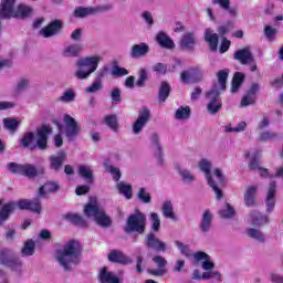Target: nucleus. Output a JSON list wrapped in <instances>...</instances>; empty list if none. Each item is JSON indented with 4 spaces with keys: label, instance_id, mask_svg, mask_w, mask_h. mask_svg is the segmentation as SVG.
<instances>
[{
    "label": "nucleus",
    "instance_id": "5701e85b",
    "mask_svg": "<svg viewBox=\"0 0 283 283\" xmlns=\"http://www.w3.org/2000/svg\"><path fill=\"white\" fill-rule=\"evenodd\" d=\"M213 222V214L210 210H205L199 222V229L202 233H209L211 231V224Z\"/></svg>",
    "mask_w": 283,
    "mask_h": 283
},
{
    "label": "nucleus",
    "instance_id": "3c124183",
    "mask_svg": "<svg viewBox=\"0 0 283 283\" xmlns=\"http://www.w3.org/2000/svg\"><path fill=\"white\" fill-rule=\"evenodd\" d=\"M13 87L17 94H21V92H25L27 87H30V80L21 77L20 80H18Z\"/></svg>",
    "mask_w": 283,
    "mask_h": 283
},
{
    "label": "nucleus",
    "instance_id": "a878e982",
    "mask_svg": "<svg viewBox=\"0 0 283 283\" xmlns=\"http://www.w3.org/2000/svg\"><path fill=\"white\" fill-rule=\"evenodd\" d=\"M59 189V184L54 181H48L39 188V198H48V193H56Z\"/></svg>",
    "mask_w": 283,
    "mask_h": 283
},
{
    "label": "nucleus",
    "instance_id": "6e6552de",
    "mask_svg": "<svg viewBox=\"0 0 283 283\" xmlns=\"http://www.w3.org/2000/svg\"><path fill=\"white\" fill-rule=\"evenodd\" d=\"M0 264L11 269V271H14L15 273H21V271H23V261L12 256V252L7 248L0 249Z\"/></svg>",
    "mask_w": 283,
    "mask_h": 283
},
{
    "label": "nucleus",
    "instance_id": "c756f323",
    "mask_svg": "<svg viewBox=\"0 0 283 283\" xmlns=\"http://www.w3.org/2000/svg\"><path fill=\"white\" fill-rule=\"evenodd\" d=\"M81 52H83V46L81 44L75 43L64 48L62 54L66 59H76V56H78Z\"/></svg>",
    "mask_w": 283,
    "mask_h": 283
},
{
    "label": "nucleus",
    "instance_id": "79ce46f5",
    "mask_svg": "<svg viewBox=\"0 0 283 283\" xmlns=\"http://www.w3.org/2000/svg\"><path fill=\"white\" fill-rule=\"evenodd\" d=\"M244 77H245L244 73H241V72L234 73L232 78V88H231L232 94L238 93L240 87H242V83H244Z\"/></svg>",
    "mask_w": 283,
    "mask_h": 283
},
{
    "label": "nucleus",
    "instance_id": "603ef678",
    "mask_svg": "<svg viewBox=\"0 0 283 283\" xmlns=\"http://www.w3.org/2000/svg\"><path fill=\"white\" fill-rule=\"evenodd\" d=\"M219 214L221 218L229 220L235 217V209L231 205L226 203V207L219 211Z\"/></svg>",
    "mask_w": 283,
    "mask_h": 283
},
{
    "label": "nucleus",
    "instance_id": "0e129e2a",
    "mask_svg": "<svg viewBox=\"0 0 283 283\" xmlns=\"http://www.w3.org/2000/svg\"><path fill=\"white\" fill-rule=\"evenodd\" d=\"M270 125L271 119L269 118V116L264 115L262 119L258 123L256 132H264V129H266V127H269Z\"/></svg>",
    "mask_w": 283,
    "mask_h": 283
},
{
    "label": "nucleus",
    "instance_id": "6ab92c4d",
    "mask_svg": "<svg viewBox=\"0 0 283 283\" xmlns=\"http://www.w3.org/2000/svg\"><path fill=\"white\" fill-rule=\"evenodd\" d=\"M62 29L63 22H61V20H54L48 27L43 28L40 31V34L44 39H50V36H56V34H59V32H61Z\"/></svg>",
    "mask_w": 283,
    "mask_h": 283
},
{
    "label": "nucleus",
    "instance_id": "72a5a7b5",
    "mask_svg": "<svg viewBox=\"0 0 283 283\" xmlns=\"http://www.w3.org/2000/svg\"><path fill=\"white\" fill-rule=\"evenodd\" d=\"M245 234L248 238H251L252 240H255V242H260L261 244H264L266 242V235H264V232L260 229L255 228H249L245 231Z\"/></svg>",
    "mask_w": 283,
    "mask_h": 283
},
{
    "label": "nucleus",
    "instance_id": "aec40b11",
    "mask_svg": "<svg viewBox=\"0 0 283 283\" xmlns=\"http://www.w3.org/2000/svg\"><path fill=\"white\" fill-rule=\"evenodd\" d=\"M14 0H3L0 4V19H14Z\"/></svg>",
    "mask_w": 283,
    "mask_h": 283
},
{
    "label": "nucleus",
    "instance_id": "e2e57ef3",
    "mask_svg": "<svg viewBox=\"0 0 283 283\" xmlns=\"http://www.w3.org/2000/svg\"><path fill=\"white\" fill-rule=\"evenodd\" d=\"M7 169L8 171H10L11 174H22V170H23V165L21 164H17V163H9L7 165Z\"/></svg>",
    "mask_w": 283,
    "mask_h": 283
},
{
    "label": "nucleus",
    "instance_id": "bf43d9fd",
    "mask_svg": "<svg viewBox=\"0 0 283 283\" xmlns=\"http://www.w3.org/2000/svg\"><path fill=\"white\" fill-rule=\"evenodd\" d=\"M108 95L111 96L112 103H122L123 97H122V92L120 88L114 87Z\"/></svg>",
    "mask_w": 283,
    "mask_h": 283
},
{
    "label": "nucleus",
    "instance_id": "338daca9",
    "mask_svg": "<svg viewBox=\"0 0 283 283\" xmlns=\"http://www.w3.org/2000/svg\"><path fill=\"white\" fill-rule=\"evenodd\" d=\"M249 105H255V96L247 93V95L241 99V107H249Z\"/></svg>",
    "mask_w": 283,
    "mask_h": 283
},
{
    "label": "nucleus",
    "instance_id": "a211bd4d",
    "mask_svg": "<svg viewBox=\"0 0 283 283\" xmlns=\"http://www.w3.org/2000/svg\"><path fill=\"white\" fill-rule=\"evenodd\" d=\"M277 192V184L275 181L270 182L266 198H265V207L266 212L271 213L273 212V209H275V193Z\"/></svg>",
    "mask_w": 283,
    "mask_h": 283
},
{
    "label": "nucleus",
    "instance_id": "4468645a",
    "mask_svg": "<svg viewBox=\"0 0 283 283\" xmlns=\"http://www.w3.org/2000/svg\"><path fill=\"white\" fill-rule=\"evenodd\" d=\"M197 43H198V39L196 38V33L187 32L181 36L179 41V48L185 52H191L193 48H196Z\"/></svg>",
    "mask_w": 283,
    "mask_h": 283
},
{
    "label": "nucleus",
    "instance_id": "4c0bfd02",
    "mask_svg": "<svg viewBox=\"0 0 283 283\" xmlns=\"http://www.w3.org/2000/svg\"><path fill=\"white\" fill-rule=\"evenodd\" d=\"M171 94V86L167 82H161L158 91V101L160 104L165 103Z\"/></svg>",
    "mask_w": 283,
    "mask_h": 283
},
{
    "label": "nucleus",
    "instance_id": "09e8293b",
    "mask_svg": "<svg viewBox=\"0 0 283 283\" xmlns=\"http://www.w3.org/2000/svg\"><path fill=\"white\" fill-rule=\"evenodd\" d=\"M137 199L139 202H143V205H151V193H149L145 187L139 188Z\"/></svg>",
    "mask_w": 283,
    "mask_h": 283
},
{
    "label": "nucleus",
    "instance_id": "4d7b16f0",
    "mask_svg": "<svg viewBox=\"0 0 283 283\" xmlns=\"http://www.w3.org/2000/svg\"><path fill=\"white\" fill-rule=\"evenodd\" d=\"M41 200L39 198H34L29 201V209L28 211H32L33 213H41Z\"/></svg>",
    "mask_w": 283,
    "mask_h": 283
},
{
    "label": "nucleus",
    "instance_id": "6e6d98bb",
    "mask_svg": "<svg viewBox=\"0 0 283 283\" xmlns=\"http://www.w3.org/2000/svg\"><path fill=\"white\" fill-rule=\"evenodd\" d=\"M105 123L107 127L113 129V132H118V118L116 117V115H107L105 117Z\"/></svg>",
    "mask_w": 283,
    "mask_h": 283
},
{
    "label": "nucleus",
    "instance_id": "9b49d317",
    "mask_svg": "<svg viewBox=\"0 0 283 283\" xmlns=\"http://www.w3.org/2000/svg\"><path fill=\"white\" fill-rule=\"evenodd\" d=\"M64 124H65V136L70 143L76 140L78 138V134H81V127L74 117L65 114L64 115Z\"/></svg>",
    "mask_w": 283,
    "mask_h": 283
},
{
    "label": "nucleus",
    "instance_id": "0eeeda50",
    "mask_svg": "<svg viewBox=\"0 0 283 283\" xmlns=\"http://www.w3.org/2000/svg\"><path fill=\"white\" fill-rule=\"evenodd\" d=\"M147 224V216L137 210L135 213L130 214L124 226L125 233H139L143 235L145 233Z\"/></svg>",
    "mask_w": 283,
    "mask_h": 283
},
{
    "label": "nucleus",
    "instance_id": "49530a36",
    "mask_svg": "<svg viewBox=\"0 0 283 283\" xmlns=\"http://www.w3.org/2000/svg\"><path fill=\"white\" fill-rule=\"evenodd\" d=\"M191 116V108L189 106H180L176 113L175 118L177 120H187Z\"/></svg>",
    "mask_w": 283,
    "mask_h": 283
},
{
    "label": "nucleus",
    "instance_id": "680f3d73",
    "mask_svg": "<svg viewBox=\"0 0 283 283\" xmlns=\"http://www.w3.org/2000/svg\"><path fill=\"white\" fill-rule=\"evenodd\" d=\"M109 74V66L104 65L102 69H99L96 72V76H95V81H98L99 83H103V80L105 78V76H107Z\"/></svg>",
    "mask_w": 283,
    "mask_h": 283
},
{
    "label": "nucleus",
    "instance_id": "58836bf2",
    "mask_svg": "<svg viewBox=\"0 0 283 283\" xmlns=\"http://www.w3.org/2000/svg\"><path fill=\"white\" fill-rule=\"evenodd\" d=\"M177 171L184 185H191V182H196V175H193V172L182 167L177 168Z\"/></svg>",
    "mask_w": 283,
    "mask_h": 283
},
{
    "label": "nucleus",
    "instance_id": "e433bc0d",
    "mask_svg": "<svg viewBox=\"0 0 283 283\" xmlns=\"http://www.w3.org/2000/svg\"><path fill=\"white\" fill-rule=\"evenodd\" d=\"M255 193H258V186H250L248 187L244 193V202L248 207L255 206Z\"/></svg>",
    "mask_w": 283,
    "mask_h": 283
},
{
    "label": "nucleus",
    "instance_id": "8fccbe9b",
    "mask_svg": "<svg viewBox=\"0 0 283 283\" xmlns=\"http://www.w3.org/2000/svg\"><path fill=\"white\" fill-rule=\"evenodd\" d=\"M60 103H74L76 101V92L74 90H66L62 96L59 97Z\"/></svg>",
    "mask_w": 283,
    "mask_h": 283
},
{
    "label": "nucleus",
    "instance_id": "052dcab7",
    "mask_svg": "<svg viewBox=\"0 0 283 283\" xmlns=\"http://www.w3.org/2000/svg\"><path fill=\"white\" fill-rule=\"evenodd\" d=\"M181 83H193V69H190L189 71H184L180 74Z\"/></svg>",
    "mask_w": 283,
    "mask_h": 283
},
{
    "label": "nucleus",
    "instance_id": "dca6fc26",
    "mask_svg": "<svg viewBox=\"0 0 283 283\" xmlns=\"http://www.w3.org/2000/svg\"><path fill=\"white\" fill-rule=\"evenodd\" d=\"M107 260L108 262H112L113 264H132L134 262L132 258L125 255L123 251L120 250H111L109 253L107 254Z\"/></svg>",
    "mask_w": 283,
    "mask_h": 283
},
{
    "label": "nucleus",
    "instance_id": "c9c22d12",
    "mask_svg": "<svg viewBox=\"0 0 283 283\" xmlns=\"http://www.w3.org/2000/svg\"><path fill=\"white\" fill-rule=\"evenodd\" d=\"M64 220H67V222H71V224H76L77 227L87 228V221H85L81 214H74V213H65L63 216Z\"/></svg>",
    "mask_w": 283,
    "mask_h": 283
},
{
    "label": "nucleus",
    "instance_id": "b1692460",
    "mask_svg": "<svg viewBox=\"0 0 283 283\" xmlns=\"http://www.w3.org/2000/svg\"><path fill=\"white\" fill-rule=\"evenodd\" d=\"M234 61H239L241 65H249V63L253 61V53H251V50H249V48L238 50L234 53Z\"/></svg>",
    "mask_w": 283,
    "mask_h": 283
},
{
    "label": "nucleus",
    "instance_id": "37998d69",
    "mask_svg": "<svg viewBox=\"0 0 283 283\" xmlns=\"http://www.w3.org/2000/svg\"><path fill=\"white\" fill-rule=\"evenodd\" d=\"M36 249V245L33 240L29 239L24 242V245L21 250L22 258H30L34 255V251Z\"/></svg>",
    "mask_w": 283,
    "mask_h": 283
},
{
    "label": "nucleus",
    "instance_id": "7ed1b4c3",
    "mask_svg": "<svg viewBox=\"0 0 283 283\" xmlns=\"http://www.w3.org/2000/svg\"><path fill=\"white\" fill-rule=\"evenodd\" d=\"M52 127L49 125H43L38 128L36 134L27 132L20 139L21 147L30 149L31 151H34L36 148L41 151H45V149H48V138L52 136Z\"/></svg>",
    "mask_w": 283,
    "mask_h": 283
},
{
    "label": "nucleus",
    "instance_id": "c03bdc74",
    "mask_svg": "<svg viewBox=\"0 0 283 283\" xmlns=\"http://www.w3.org/2000/svg\"><path fill=\"white\" fill-rule=\"evenodd\" d=\"M4 125V129H8V132H11V134H14L17 129H19V125H21V122H19L17 118H10L6 117L2 120Z\"/></svg>",
    "mask_w": 283,
    "mask_h": 283
},
{
    "label": "nucleus",
    "instance_id": "1a4fd4ad",
    "mask_svg": "<svg viewBox=\"0 0 283 283\" xmlns=\"http://www.w3.org/2000/svg\"><path fill=\"white\" fill-rule=\"evenodd\" d=\"M112 4H103L101 7H77L74 10L75 19H85L86 17H94V14H98L99 12H109L113 10Z\"/></svg>",
    "mask_w": 283,
    "mask_h": 283
},
{
    "label": "nucleus",
    "instance_id": "9d476101",
    "mask_svg": "<svg viewBox=\"0 0 283 283\" xmlns=\"http://www.w3.org/2000/svg\"><path fill=\"white\" fill-rule=\"evenodd\" d=\"M199 167L203 174H206V178L208 180L209 187L214 191L217 196V200H221L222 198V190L218 187V184L213 181V178L211 177V161L209 159H201L199 163Z\"/></svg>",
    "mask_w": 283,
    "mask_h": 283
},
{
    "label": "nucleus",
    "instance_id": "69168bd1",
    "mask_svg": "<svg viewBox=\"0 0 283 283\" xmlns=\"http://www.w3.org/2000/svg\"><path fill=\"white\" fill-rule=\"evenodd\" d=\"M108 174H111L113 176V180H115V182H118V180H120V169L114 166H108L107 168Z\"/></svg>",
    "mask_w": 283,
    "mask_h": 283
},
{
    "label": "nucleus",
    "instance_id": "f257e3e1",
    "mask_svg": "<svg viewBox=\"0 0 283 283\" xmlns=\"http://www.w3.org/2000/svg\"><path fill=\"white\" fill-rule=\"evenodd\" d=\"M55 260L65 273H71L83 261V245L74 239L67 241L61 249L56 250Z\"/></svg>",
    "mask_w": 283,
    "mask_h": 283
},
{
    "label": "nucleus",
    "instance_id": "473e14b6",
    "mask_svg": "<svg viewBox=\"0 0 283 283\" xmlns=\"http://www.w3.org/2000/svg\"><path fill=\"white\" fill-rule=\"evenodd\" d=\"M40 174H43V169H36L32 164H23L21 176H25L27 178H36Z\"/></svg>",
    "mask_w": 283,
    "mask_h": 283
},
{
    "label": "nucleus",
    "instance_id": "f3484780",
    "mask_svg": "<svg viewBox=\"0 0 283 283\" xmlns=\"http://www.w3.org/2000/svg\"><path fill=\"white\" fill-rule=\"evenodd\" d=\"M67 160V153L65 150H60L55 155L49 157L50 169L53 171H60L63 164Z\"/></svg>",
    "mask_w": 283,
    "mask_h": 283
},
{
    "label": "nucleus",
    "instance_id": "f704fd0d",
    "mask_svg": "<svg viewBox=\"0 0 283 283\" xmlns=\"http://www.w3.org/2000/svg\"><path fill=\"white\" fill-rule=\"evenodd\" d=\"M161 211L164 218H168V220L177 222L178 216H176V212H174V203H171V201H165L161 207Z\"/></svg>",
    "mask_w": 283,
    "mask_h": 283
},
{
    "label": "nucleus",
    "instance_id": "f8f14e48",
    "mask_svg": "<svg viewBox=\"0 0 283 283\" xmlns=\"http://www.w3.org/2000/svg\"><path fill=\"white\" fill-rule=\"evenodd\" d=\"M151 120V112L147 106L142 107L138 112V117L133 124V134L138 135L143 128Z\"/></svg>",
    "mask_w": 283,
    "mask_h": 283
},
{
    "label": "nucleus",
    "instance_id": "2f4dec72",
    "mask_svg": "<svg viewBox=\"0 0 283 283\" xmlns=\"http://www.w3.org/2000/svg\"><path fill=\"white\" fill-rule=\"evenodd\" d=\"M33 12L34 9H32V7L27 4H19L13 15V19H28L32 17Z\"/></svg>",
    "mask_w": 283,
    "mask_h": 283
},
{
    "label": "nucleus",
    "instance_id": "39448f33",
    "mask_svg": "<svg viewBox=\"0 0 283 283\" xmlns=\"http://www.w3.org/2000/svg\"><path fill=\"white\" fill-rule=\"evenodd\" d=\"M84 216H86V218H93L96 224L102 227V229H109V227H112V218L97 205H86L84 207Z\"/></svg>",
    "mask_w": 283,
    "mask_h": 283
},
{
    "label": "nucleus",
    "instance_id": "412c9836",
    "mask_svg": "<svg viewBox=\"0 0 283 283\" xmlns=\"http://www.w3.org/2000/svg\"><path fill=\"white\" fill-rule=\"evenodd\" d=\"M149 52V44L142 42L139 44H134L130 48L129 56L130 59H145Z\"/></svg>",
    "mask_w": 283,
    "mask_h": 283
},
{
    "label": "nucleus",
    "instance_id": "4be33fe9",
    "mask_svg": "<svg viewBox=\"0 0 283 283\" xmlns=\"http://www.w3.org/2000/svg\"><path fill=\"white\" fill-rule=\"evenodd\" d=\"M150 143L153 149H155V157L159 165H163V146L160 145V135H158V133H153L150 135Z\"/></svg>",
    "mask_w": 283,
    "mask_h": 283
},
{
    "label": "nucleus",
    "instance_id": "2eb2a0df",
    "mask_svg": "<svg viewBox=\"0 0 283 283\" xmlns=\"http://www.w3.org/2000/svg\"><path fill=\"white\" fill-rule=\"evenodd\" d=\"M192 258L196 264L201 262V269H203V271H213V269H216V264L211 260V256L206 252H197L192 254Z\"/></svg>",
    "mask_w": 283,
    "mask_h": 283
},
{
    "label": "nucleus",
    "instance_id": "20e7f679",
    "mask_svg": "<svg viewBox=\"0 0 283 283\" xmlns=\"http://www.w3.org/2000/svg\"><path fill=\"white\" fill-rule=\"evenodd\" d=\"M101 61H103L101 55L80 57L76 61L77 70L75 71L74 76L77 81H87V78L98 70V63H101Z\"/></svg>",
    "mask_w": 283,
    "mask_h": 283
},
{
    "label": "nucleus",
    "instance_id": "a19ab883",
    "mask_svg": "<svg viewBox=\"0 0 283 283\" xmlns=\"http://www.w3.org/2000/svg\"><path fill=\"white\" fill-rule=\"evenodd\" d=\"M280 134L273 130H261L259 133L258 140L259 143H269V140H277Z\"/></svg>",
    "mask_w": 283,
    "mask_h": 283
},
{
    "label": "nucleus",
    "instance_id": "de8ad7c7",
    "mask_svg": "<svg viewBox=\"0 0 283 283\" xmlns=\"http://www.w3.org/2000/svg\"><path fill=\"white\" fill-rule=\"evenodd\" d=\"M117 190L122 196H125L127 200H132V185L125 184L124 181L117 182Z\"/></svg>",
    "mask_w": 283,
    "mask_h": 283
},
{
    "label": "nucleus",
    "instance_id": "cd10ccee",
    "mask_svg": "<svg viewBox=\"0 0 283 283\" xmlns=\"http://www.w3.org/2000/svg\"><path fill=\"white\" fill-rule=\"evenodd\" d=\"M205 41L209 43L211 52H218V33H213L211 29H206Z\"/></svg>",
    "mask_w": 283,
    "mask_h": 283
},
{
    "label": "nucleus",
    "instance_id": "a18cd8bd",
    "mask_svg": "<svg viewBox=\"0 0 283 283\" xmlns=\"http://www.w3.org/2000/svg\"><path fill=\"white\" fill-rule=\"evenodd\" d=\"M250 171H259L262 176V178H265V176H268L269 170L264 169L260 166V161L258 160V158H252L248 165Z\"/></svg>",
    "mask_w": 283,
    "mask_h": 283
},
{
    "label": "nucleus",
    "instance_id": "f03ea898",
    "mask_svg": "<svg viewBox=\"0 0 283 283\" xmlns=\"http://www.w3.org/2000/svg\"><path fill=\"white\" fill-rule=\"evenodd\" d=\"M218 82H214L212 87L206 92L207 112L211 116H216L222 111V98L220 92L227 90V78H229V70H221L217 73Z\"/></svg>",
    "mask_w": 283,
    "mask_h": 283
},
{
    "label": "nucleus",
    "instance_id": "774afa93",
    "mask_svg": "<svg viewBox=\"0 0 283 283\" xmlns=\"http://www.w3.org/2000/svg\"><path fill=\"white\" fill-rule=\"evenodd\" d=\"M203 78V73L200 70V67L195 66L192 67V81L193 83H200V81H202Z\"/></svg>",
    "mask_w": 283,
    "mask_h": 283
},
{
    "label": "nucleus",
    "instance_id": "864d4df0",
    "mask_svg": "<svg viewBox=\"0 0 283 283\" xmlns=\"http://www.w3.org/2000/svg\"><path fill=\"white\" fill-rule=\"evenodd\" d=\"M149 220H150L151 230L155 233H158V231H160V216H158L157 212H153L150 213Z\"/></svg>",
    "mask_w": 283,
    "mask_h": 283
},
{
    "label": "nucleus",
    "instance_id": "393cba45",
    "mask_svg": "<svg viewBox=\"0 0 283 283\" xmlns=\"http://www.w3.org/2000/svg\"><path fill=\"white\" fill-rule=\"evenodd\" d=\"M250 220L253 227H264V224H269V216L258 212L251 211L250 212Z\"/></svg>",
    "mask_w": 283,
    "mask_h": 283
},
{
    "label": "nucleus",
    "instance_id": "5fc2aeb1",
    "mask_svg": "<svg viewBox=\"0 0 283 283\" xmlns=\"http://www.w3.org/2000/svg\"><path fill=\"white\" fill-rule=\"evenodd\" d=\"M149 81V75L147 74V70L140 69L138 72V80L136 81L137 87H145V84Z\"/></svg>",
    "mask_w": 283,
    "mask_h": 283
},
{
    "label": "nucleus",
    "instance_id": "ddd939ff",
    "mask_svg": "<svg viewBox=\"0 0 283 283\" xmlns=\"http://www.w3.org/2000/svg\"><path fill=\"white\" fill-rule=\"evenodd\" d=\"M145 247H147V249H154L155 251H158V252L161 251L163 253L167 251V243L158 239V237L154 232H149L146 235Z\"/></svg>",
    "mask_w": 283,
    "mask_h": 283
},
{
    "label": "nucleus",
    "instance_id": "ea45409f",
    "mask_svg": "<svg viewBox=\"0 0 283 283\" xmlns=\"http://www.w3.org/2000/svg\"><path fill=\"white\" fill-rule=\"evenodd\" d=\"M78 174L86 182H94V170L90 166H78Z\"/></svg>",
    "mask_w": 283,
    "mask_h": 283
},
{
    "label": "nucleus",
    "instance_id": "bb28decb",
    "mask_svg": "<svg viewBox=\"0 0 283 283\" xmlns=\"http://www.w3.org/2000/svg\"><path fill=\"white\" fill-rule=\"evenodd\" d=\"M99 282L101 283H120V279L114 274V272H109L107 268H103L99 272Z\"/></svg>",
    "mask_w": 283,
    "mask_h": 283
},
{
    "label": "nucleus",
    "instance_id": "423d86ee",
    "mask_svg": "<svg viewBox=\"0 0 283 283\" xmlns=\"http://www.w3.org/2000/svg\"><path fill=\"white\" fill-rule=\"evenodd\" d=\"M4 202L6 201L3 199H0V226L6 224V222L10 220V216H12L17 207H19L21 211H28L30 207V199H21L18 202Z\"/></svg>",
    "mask_w": 283,
    "mask_h": 283
},
{
    "label": "nucleus",
    "instance_id": "13d9d810",
    "mask_svg": "<svg viewBox=\"0 0 283 283\" xmlns=\"http://www.w3.org/2000/svg\"><path fill=\"white\" fill-rule=\"evenodd\" d=\"M103 90V82H98V80H95L92 85L85 88L86 94H96L97 92H101Z\"/></svg>",
    "mask_w": 283,
    "mask_h": 283
},
{
    "label": "nucleus",
    "instance_id": "7c9ffc66",
    "mask_svg": "<svg viewBox=\"0 0 283 283\" xmlns=\"http://www.w3.org/2000/svg\"><path fill=\"white\" fill-rule=\"evenodd\" d=\"M212 3L219 6L224 12H228L230 17H238V9L231 8V0H212Z\"/></svg>",
    "mask_w": 283,
    "mask_h": 283
},
{
    "label": "nucleus",
    "instance_id": "c85d7f7f",
    "mask_svg": "<svg viewBox=\"0 0 283 283\" xmlns=\"http://www.w3.org/2000/svg\"><path fill=\"white\" fill-rule=\"evenodd\" d=\"M156 41L160 48H165L166 50H174L176 48L174 40H171L165 32H159L156 36Z\"/></svg>",
    "mask_w": 283,
    "mask_h": 283
}]
</instances>
